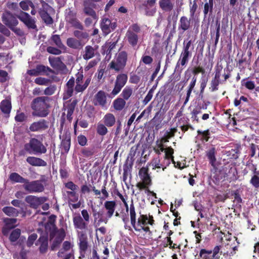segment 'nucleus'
Segmentation results:
<instances>
[{
  "instance_id": "f257e3e1",
  "label": "nucleus",
  "mask_w": 259,
  "mask_h": 259,
  "mask_svg": "<svg viewBox=\"0 0 259 259\" xmlns=\"http://www.w3.org/2000/svg\"><path fill=\"white\" fill-rule=\"evenodd\" d=\"M50 100V99L46 96L38 97L34 99L31 103V108L33 110L32 115L41 117H46L49 114Z\"/></svg>"
},
{
  "instance_id": "f03ea898",
  "label": "nucleus",
  "mask_w": 259,
  "mask_h": 259,
  "mask_svg": "<svg viewBox=\"0 0 259 259\" xmlns=\"http://www.w3.org/2000/svg\"><path fill=\"white\" fill-rule=\"evenodd\" d=\"M191 40H189L187 43H185V41H184L183 50L176 64L175 71L181 72L183 69L182 67L185 66L188 62L189 59L192 55L191 50L193 49V47H191Z\"/></svg>"
},
{
  "instance_id": "7ed1b4c3",
  "label": "nucleus",
  "mask_w": 259,
  "mask_h": 259,
  "mask_svg": "<svg viewBox=\"0 0 259 259\" xmlns=\"http://www.w3.org/2000/svg\"><path fill=\"white\" fill-rule=\"evenodd\" d=\"M24 149L29 154H42L47 152V148L42 143L36 138H31L24 145Z\"/></svg>"
},
{
  "instance_id": "20e7f679",
  "label": "nucleus",
  "mask_w": 259,
  "mask_h": 259,
  "mask_svg": "<svg viewBox=\"0 0 259 259\" xmlns=\"http://www.w3.org/2000/svg\"><path fill=\"white\" fill-rule=\"evenodd\" d=\"M44 178L45 176H42L41 179L32 181L26 179L25 184L23 185V187L26 191L29 193L42 192L45 190V185L43 182H46Z\"/></svg>"
},
{
  "instance_id": "39448f33",
  "label": "nucleus",
  "mask_w": 259,
  "mask_h": 259,
  "mask_svg": "<svg viewBox=\"0 0 259 259\" xmlns=\"http://www.w3.org/2000/svg\"><path fill=\"white\" fill-rule=\"evenodd\" d=\"M127 60V54L124 51L119 52L116 57L110 63L109 66L110 69L116 72H119L124 69Z\"/></svg>"
},
{
  "instance_id": "423d86ee",
  "label": "nucleus",
  "mask_w": 259,
  "mask_h": 259,
  "mask_svg": "<svg viewBox=\"0 0 259 259\" xmlns=\"http://www.w3.org/2000/svg\"><path fill=\"white\" fill-rule=\"evenodd\" d=\"M76 79L75 83H76L74 91L75 94L79 93H82L84 92L89 86L91 81V77H89L87 78L84 82H83V72H78L75 75Z\"/></svg>"
},
{
  "instance_id": "0eeeda50",
  "label": "nucleus",
  "mask_w": 259,
  "mask_h": 259,
  "mask_svg": "<svg viewBox=\"0 0 259 259\" xmlns=\"http://www.w3.org/2000/svg\"><path fill=\"white\" fill-rule=\"evenodd\" d=\"M17 17L25 24L28 29H32L35 31L38 30L35 19L30 16L28 13L20 10V13L17 15Z\"/></svg>"
},
{
  "instance_id": "6e6552de",
  "label": "nucleus",
  "mask_w": 259,
  "mask_h": 259,
  "mask_svg": "<svg viewBox=\"0 0 259 259\" xmlns=\"http://www.w3.org/2000/svg\"><path fill=\"white\" fill-rule=\"evenodd\" d=\"M127 78L128 77L126 74L121 73L117 75L114 89L111 93V95L115 96L120 92L122 88L125 85Z\"/></svg>"
},
{
  "instance_id": "1a4fd4ad",
  "label": "nucleus",
  "mask_w": 259,
  "mask_h": 259,
  "mask_svg": "<svg viewBox=\"0 0 259 259\" xmlns=\"http://www.w3.org/2000/svg\"><path fill=\"white\" fill-rule=\"evenodd\" d=\"M17 18V16L15 17L10 11H6L2 14V21L6 26L10 28L12 26H16L18 24L19 22Z\"/></svg>"
},
{
  "instance_id": "9d476101",
  "label": "nucleus",
  "mask_w": 259,
  "mask_h": 259,
  "mask_svg": "<svg viewBox=\"0 0 259 259\" xmlns=\"http://www.w3.org/2000/svg\"><path fill=\"white\" fill-rule=\"evenodd\" d=\"M116 27V22H112L109 19L106 17H103L102 18L100 23V27L103 33L105 35L108 34L111 31H113Z\"/></svg>"
},
{
  "instance_id": "9b49d317",
  "label": "nucleus",
  "mask_w": 259,
  "mask_h": 259,
  "mask_svg": "<svg viewBox=\"0 0 259 259\" xmlns=\"http://www.w3.org/2000/svg\"><path fill=\"white\" fill-rule=\"evenodd\" d=\"M48 198L46 197H37L33 195H29L25 197V201L29 204L30 207L34 209L37 208L39 205L47 201Z\"/></svg>"
},
{
  "instance_id": "f8f14e48",
  "label": "nucleus",
  "mask_w": 259,
  "mask_h": 259,
  "mask_svg": "<svg viewBox=\"0 0 259 259\" xmlns=\"http://www.w3.org/2000/svg\"><path fill=\"white\" fill-rule=\"evenodd\" d=\"M66 20L75 28L81 30L83 29V26L76 18V13L70 9H69L67 13Z\"/></svg>"
},
{
  "instance_id": "ddd939ff",
  "label": "nucleus",
  "mask_w": 259,
  "mask_h": 259,
  "mask_svg": "<svg viewBox=\"0 0 259 259\" xmlns=\"http://www.w3.org/2000/svg\"><path fill=\"white\" fill-rule=\"evenodd\" d=\"M75 78L72 76L67 82L65 87L64 93L63 95V99L64 100L68 99L73 96L75 88Z\"/></svg>"
},
{
  "instance_id": "4468645a",
  "label": "nucleus",
  "mask_w": 259,
  "mask_h": 259,
  "mask_svg": "<svg viewBox=\"0 0 259 259\" xmlns=\"http://www.w3.org/2000/svg\"><path fill=\"white\" fill-rule=\"evenodd\" d=\"M48 122L45 119H41L38 121L34 122L29 127L31 132H40L46 130L48 128Z\"/></svg>"
},
{
  "instance_id": "2eb2a0df",
  "label": "nucleus",
  "mask_w": 259,
  "mask_h": 259,
  "mask_svg": "<svg viewBox=\"0 0 259 259\" xmlns=\"http://www.w3.org/2000/svg\"><path fill=\"white\" fill-rule=\"evenodd\" d=\"M97 46L92 47L88 45L84 48V50L82 52V58L85 60H89L95 56L98 53Z\"/></svg>"
},
{
  "instance_id": "dca6fc26",
  "label": "nucleus",
  "mask_w": 259,
  "mask_h": 259,
  "mask_svg": "<svg viewBox=\"0 0 259 259\" xmlns=\"http://www.w3.org/2000/svg\"><path fill=\"white\" fill-rule=\"evenodd\" d=\"M95 105L104 107L107 103V95L103 91H99L95 96L94 100Z\"/></svg>"
},
{
  "instance_id": "f3484780",
  "label": "nucleus",
  "mask_w": 259,
  "mask_h": 259,
  "mask_svg": "<svg viewBox=\"0 0 259 259\" xmlns=\"http://www.w3.org/2000/svg\"><path fill=\"white\" fill-rule=\"evenodd\" d=\"M67 46L75 50H80L83 47L84 43L81 40H79L74 37L68 38L66 40Z\"/></svg>"
},
{
  "instance_id": "a211bd4d",
  "label": "nucleus",
  "mask_w": 259,
  "mask_h": 259,
  "mask_svg": "<svg viewBox=\"0 0 259 259\" xmlns=\"http://www.w3.org/2000/svg\"><path fill=\"white\" fill-rule=\"evenodd\" d=\"M73 223L74 227L80 230H85L88 227V224L85 222L79 214L74 215L73 218Z\"/></svg>"
},
{
  "instance_id": "6ab92c4d",
  "label": "nucleus",
  "mask_w": 259,
  "mask_h": 259,
  "mask_svg": "<svg viewBox=\"0 0 259 259\" xmlns=\"http://www.w3.org/2000/svg\"><path fill=\"white\" fill-rule=\"evenodd\" d=\"M148 167H143L139 170V175L142 182L148 185H151V179L148 174Z\"/></svg>"
},
{
  "instance_id": "aec40b11",
  "label": "nucleus",
  "mask_w": 259,
  "mask_h": 259,
  "mask_svg": "<svg viewBox=\"0 0 259 259\" xmlns=\"http://www.w3.org/2000/svg\"><path fill=\"white\" fill-rule=\"evenodd\" d=\"M91 3L89 1L83 2V12L87 15L91 16L94 20L97 21L98 19V15L96 12L90 7Z\"/></svg>"
},
{
  "instance_id": "412c9836",
  "label": "nucleus",
  "mask_w": 259,
  "mask_h": 259,
  "mask_svg": "<svg viewBox=\"0 0 259 259\" xmlns=\"http://www.w3.org/2000/svg\"><path fill=\"white\" fill-rule=\"evenodd\" d=\"M26 162L34 166H46L47 162L43 159L34 156H29L26 158Z\"/></svg>"
},
{
  "instance_id": "4be33fe9",
  "label": "nucleus",
  "mask_w": 259,
  "mask_h": 259,
  "mask_svg": "<svg viewBox=\"0 0 259 259\" xmlns=\"http://www.w3.org/2000/svg\"><path fill=\"white\" fill-rule=\"evenodd\" d=\"M11 108V102L9 100L5 99L1 102L0 109L6 117H9Z\"/></svg>"
},
{
  "instance_id": "5701e85b",
  "label": "nucleus",
  "mask_w": 259,
  "mask_h": 259,
  "mask_svg": "<svg viewBox=\"0 0 259 259\" xmlns=\"http://www.w3.org/2000/svg\"><path fill=\"white\" fill-rule=\"evenodd\" d=\"M160 8L165 12H170L173 10L175 6V0H160Z\"/></svg>"
},
{
  "instance_id": "b1692460",
  "label": "nucleus",
  "mask_w": 259,
  "mask_h": 259,
  "mask_svg": "<svg viewBox=\"0 0 259 259\" xmlns=\"http://www.w3.org/2000/svg\"><path fill=\"white\" fill-rule=\"evenodd\" d=\"M36 244L40 245L39 251L40 253H46L48 248V239L47 236H41L37 241Z\"/></svg>"
},
{
  "instance_id": "393cba45",
  "label": "nucleus",
  "mask_w": 259,
  "mask_h": 259,
  "mask_svg": "<svg viewBox=\"0 0 259 259\" xmlns=\"http://www.w3.org/2000/svg\"><path fill=\"white\" fill-rule=\"evenodd\" d=\"M191 27V19L186 16H182L180 19L179 30H182L184 32L188 30Z\"/></svg>"
},
{
  "instance_id": "a878e982",
  "label": "nucleus",
  "mask_w": 259,
  "mask_h": 259,
  "mask_svg": "<svg viewBox=\"0 0 259 259\" xmlns=\"http://www.w3.org/2000/svg\"><path fill=\"white\" fill-rule=\"evenodd\" d=\"M216 153L217 151L215 147H211L206 151V156L207 157L208 159L209 160V163L213 167H215L216 166Z\"/></svg>"
},
{
  "instance_id": "bb28decb",
  "label": "nucleus",
  "mask_w": 259,
  "mask_h": 259,
  "mask_svg": "<svg viewBox=\"0 0 259 259\" xmlns=\"http://www.w3.org/2000/svg\"><path fill=\"white\" fill-rule=\"evenodd\" d=\"M116 204L114 201H106L104 203V207L107 210L106 215L108 219L111 218L113 215Z\"/></svg>"
},
{
  "instance_id": "cd10ccee",
  "label": "nucleus",
  "mask_w": 259,
  "mask_h": 259,
  "mask_svg": "<svg viewBox=\"0 0 259 259\" xmlns=\"http://www.w3.org/2000/svg\"><path fill=\"white\" fill-rule=\"evenodd\" d=\"M126 37L128 43L132 46H136L139 40V37L137 34L135 33V32L131 31V29H128L126 33Z\"/></svg>"
},
{
  "instance_id": "c85d7f7f",
  "label": "nucleus",
  "mask_w": 259,
  "mask_h": 259,
  "mask_svg": "<svg viewBox=\"0 0 259 259\" xmlns=\"http://www.w3.org/2000/svg\"><path fill=\"white\" fill-rule=\"evenodd\" d=\"M50 44L52 45H55L59 49L65 50L66 47L62 43L59 35H52L50 38Z\"/></svg>"
},
{
  "instance_id": "c756f323",
  "label": "nucleus",
  "mask_w": 259,
  "mask_h": 259,
  "mask_svg": "<svg viewBox=\"0 0 259 259\" xmlns=\"http://www.w3.org/2000/svg\"><path fill=\"white\" fill-rule=\"evenodd\" d=\"M104 124L108 127L113 126L116 122L114 115L112 113H107L103 117Z\"/></svg>"
},
{
  "instance_id": "7c9ffc66",
  "label": "nucleus",
  "mask_w": 259,
  "mask_h": 259,
  "mask_svg": "<svg viewBox=\"0 0 259 259\" xmlns=\"http://www.w3.org/2000/svg\"><path fill=\"white\" fill-rule=\"evenodd\" d=\"M38 13L41 18L42 21L46 25H52L53 23V19L48 14V12H45L41 10H38Z\"/></svg>"
},
{
  "instance_id": "2f4dec72",
  "label": "nucleus",
  "mask_w": 259,
  "mask_h": 259,
  "mask_svg": "<svg viewBox=\"0 0 259 259\" xmlns=\"http://www.w3.org/2000/svg\"><path fill=\"white\" fill-rule=\"evenodd\" d=\"M156 0H147L144 2L143 6L145 7V11L146 15L152 16L155 13V11H150L149 9L153 7L155 3Z\"/></svg>"
},
{
  "instance_id": "473e14b6",
  "label": "nucleus",
  "mask_w": 259,
  "mask_h": 259,
  "mask_svg": "<svg viewBox=\"0 0 259 259\" xmlns=\"http://www.w3.org/2000/svg\"><path fill=\"white\" fill-rule=\"evenodd\" d=\"M130 218H131V224L134 229L136 231H140L141 229H138L136 227V212H135V206L133 203V202H132L131 204L130 205Z\"/></svg>"
},
{
  "instance_id": "72a5a7b5",
  "label": "nucleus",
  "mask_w": 259,
  "mask_h": 259,
  "mask_svg": "<svg viewBox=\"0 0 259 259\" xmlns=\"http://www.w3.org/2000/svg\"><path fill=\"white\" fill-rule=\"evenodd\" d=\"M77 104V100H74L70 103L68 104L66 106L67 109V118L69 121H71L72 119V115L74 111L75 107Z\"/></svg>"
},
{
  "instance_id": "f704fd0d",
  "label": "nucleus",
  "mask_w": 259,
  "mask_h": 259,
  "mask_svg": "<svg viewBox=\"0 0 259 259\" xmlns=\"http://www.w3.org/2000/svg\"><path fill=\"white\" fill-rule=\"evenodd\" d=\"M125 104V100L121 98H117L113 102V107L117 111L122 110L124 108Z\"/></svg>"
},
{
  "instance_id": "c9c22d12",
  "label": "nucleus",
  "mask_w": 259,
  "mask_h": 259,
  "mask_svg": "<svg viewBox=\"0 0 259 259\" xmlns=\"http://www.w3.org/2000/svg\"><path fill=\"white\" fill-rule=\"evenodd\" d=\"M71 138L70 136L65 135L63 136V139L61 142V146L62 149L64 150L65 152H68L70 147Z\"/></svg>"
},
{
  "instance_id": "e433bc0d",
  "label": "nucleus",
  "mask_w": 259,
  "mask_h": 259,
  "mask_svg": "<svg viewBox=\"0 0 259 259\" xmlns=\"http://www.w3.org/2000/svg\"><path fill=\"white\" fill-rule=\"evenodd\" d=\"M9 179L15 183H20L25 184L26 179L21 177L20 175L16 172H12L9 176Z\"/></svg>"
},
{
  "instance_id": "4c0bfd02",
  "label": "nucleus",
  "mask_w": 259,
  "mask_h": 259,
  "mask_svg": "<svg viewBox=\"0 0 259 259\" xmlns=\"http://www.w3.org/2000/svg\"><path fill=\"white\" fill-rule=\"evenodd\" d=\"M117 41L109 42L106 44L103 47L102 54H106L107 55H110L112 51L115 48Z\"/></svg>"
},
{
  "instance_id": "58836bf2",
  "label": "nucleus",
  "mask_w": 259,
  "mask_h": 259,
  "mask_svg": "<svg viewBox=\"0 0 259 259\" xmlns=\"http://www.w3.org/2000/svg\"><path fill=\"white\" fill-rule=\"evenodd\" d=\"M80 153L81 156L83 157H91L95 154V149L94 148L84 147L80 149Z\"/></svg>"
},
{
  "instance_id": "ea45409f",
  "label": "nucleus",
  "mask_w": 259,
  "mask_h": 259,
  "mask_svg": "<svg viewBox=\"0 0 259 259\" xmlns=\"http://www.w3.org/2000/svg\"><path fill=\"white\" fill-rule=\"evenodd\" d=\"M2 210L6 215L9 217H17L19 213L17 209L11 206H5Z\"/></svg>"
},
{
  "instance_id": "a19ab883",
  "label": "nucleus",
  "mask_w": 259,
  "mask_h": 259,
  "mask_svg": "<svg viewBox=\"0 0 259 259\" xmlns=\"http://www.w3.org/2000/svg\"><path fill=\"white\" fill-rule=\"evenodd\" d=\"M199 257L198 259H213L212 256V250H207L205 249H201Z\"/></svg>"
},
{
  "instance_id": "79ce46f5",
  "label": "nucleus",
  "mask_w": 259,
  "mask_h": 259,
  "mask_svg": "<svg viewBox=\"0 0 259 259\" xmlns=\"http://www.w3.org/2000/svg\"><path fill=\"white\" fill-rule=\"evenodd\" d=\"M133 89L131 87H125L121 94V98L125 100H127L133 94Z\"/></svg>"
},
{
  "instance_id": "37998d69",
  "label": "nucleus",
  "mask_w": 259,
  "mask_h": 259,
  "mask_svg": "<svg viewBox=\"0 0 259 259\" xmlns=\"http://www.w3.org/2000/svg\"><path fill=\"white\" fill-rule=\"evenodd\" d=\"M49 61L51 66L54 68H58L60 65L64 66V64L62 63L60 58L59 57L55 58L50 57L49 58Z\"/></svg>"
},
{
  "instance_id": "c03bdc74",
  "label": "nucleus",
  "mask_w": 259,
  "mask_h": 259,
  "mask_svg": "<svg viewBox=\"0 0 259 259\" xmlns=\"http://www.w3.org/2000/svg\"><path fill=\"white\" fill-rule=\"evenodd\" d=\"M52 81L50 79L42 77H37L34 80V82L40 85H48L50 83H51Z\"/></svg>"
},
{
  "instance_id": "a18cd8bd",
  "label": "nucleus",
  "mask_w": 259,
  "mask_h": 259,
  "mask_svg": "<svg viewBox=\"0 0 259 259\" xmlns=\"http://www.w3.org/2000/svg\"><path fill=\"white\" fill-rule=\"evenodd\" d=\"M63 239L64 237L61 236H57L53 240V243L51 246V250H55L58 248Z\"/></svg>"
},
{
  "instance_id": "49530a36",
  "label": "nucleus",
  "mask_w": 259,
  "mask_h": 259,
  "mask_svg": "<svg viewBox=\"0 0 259 259\" xmlns=\"http://www.w3.org/2000/svg\"><path fill=\"white\" fill-rule=\"evenodd\" d=\"M201 109H202L198 105H197L193 109L191 113L192 115L191 118L194 120H196L197 122H199V120L197 115L201 113Z\"/></svg>"
},
{
  "instance_id": "de8ad7c7",
  "label": "nucleus",
  "mask_w": 259,
  "mask_h": 259,
  "mask_svg": "<svg viewBox=\"0 0 259 259\" xmlns=\"http://www.w3.org/2000/svg\"><path fill=\"white\" fill-rule=\"evenodd\" d=\"M21 230L19 229L14 230L10 234L9 239L11 242H15L20 237Z\"/></svg>"
},
{
  "instance_id": "09e8293b",
  "label": "nucleus",
  "mask_w": 259,
  "mask_h": 259,
  "mask_svg": "<svg viewBox=\"0 0 259 259\" xmlns=\"http://www.w3.org/2000/svg\"><path fill=\"white\" fill-rule=\"evenodd\" d=\"M213 3V2H206L204 6L203 13L204 16L206 17L208 12L210 14L212 12Z\"/></svg>"
},
{
  "instance_id": "8fccbe9b",
  "label": "nucleus",
  "mask_w": 259,
  "mask_h": 259,
  "mask_svg": "<svg viewBox=\"0 0 259 259\" xmlns=\"http://www.w3.org/2000/svg\"><path fill=\"white\" fill-rule=\"evenodd\" d=\"M73 35L79 40L87 39L89 37V34L87 32L79 30H75L73 32Z\"/></svg>"
},
{
  "instance_id": "3c124183",
  "label": "nucleus",
  "mask_w": 259,
  "mask_h": 259,
  "mask_svg": "<svg viewBox=\"0 0 259 259\" xmlns=\"http://www.w3.org/2000/svg\"><path fill=\"white\" fill-rule=\"evenodd\" d=\"M104 124L99 123L97 127V132L100 136H105L108 132V129Z\"/></svg>"
},
{
  "instance_id": "603ef678",
  "label": "nucleus",
  "mask_w": 259,
  "mask_h": 259,
  "mask_svg": "<svg viewBox=\"0 0 259 259\" xmlns=\"http://www.w3.org/2000/svg\"><path fill=\"white\" fill-rule=\"evenodd\" d=\"M19 6L23 10L27 11L30 7H33V4L31 1L26 0L21 2L19 3Z\"/></svg>"
},
{
  "instance_id": "864d4df0",
  "label": "nucleus",
  "mask_w": 259,
  "mask_h": 259,
  "mask_svg": "<svg viewBox=\"0 0 259 259\" xmlns=\"http://www.w3.org/2000/svg\"><path fill=\"white\" fill-rule=\"evenodd\" d=\"M47 51L51 54L59 55L62 53V51L61 49L57 48H55L52 46H49L47 48Z\"/></svg>"
},
{
  "instance_id": "5fc2aeb1",
  "label": "nucleus",
  "mask_w": 259,
  "mask_h": 259,
  "mask_svg": "<svg viewBox=\"0 0 259 259\" xmlns=\"http://www.w3.org/2000/svg\"><path fill=\"white\" fill-rule=\"evenodd\" d=\"M215 30H216V32H215V41H214V46H217V45L218 43L220 35V22L218 20H216V21H215Z\"/></svg>"
},
{
  "instance_id": "6e6d98bb",
  "label": "nucleus",
  "mask_w": 259,
  "mask_h": 259,
  "mask_svg": "<svg viewBox=\"0 0 259 259\" xmlns=\"http://www.w3.org/2000/svg\"><path fill=\"white\" fill-rule=\"evenodd\" d=\"M17 219L14 218H5L4 220L5 225L13 228L15 227V224L17 222Z\"/></svg>"
},
{
  "instance_id": "4d7b16f0",
  "label": "nucleus",
  "mask_w": 259,
  "mask_h": 259,
  "mask_svg": "<svg viewBox=\"0 0 259 259\" xmlns=\"http://www.w3.org/2000/svg\"><path fill=\"white\" fill-rule=\"evenodd\" d=\"M232 195L234 197V202H236L237 204L241 206L240 204L242 202V199L239 194L238 190H236L233 192Z\"/></svg>"
},
{
  "instance_id": "13d9d810",
  "label": "nucleus",
  "mask_w": 259,
  "mask_h": 259,
  "mask_svg": "<svg viewBox=\"0 0 259 259\" xmlns=\"http://www.w3.org/2000/svg\"><path fill=\"white\" fill-rule=\"evenodd\" d=\"M37 238V235L35 233H33V234H32L31 235H30L28 237V238L27 241V243H26L27 246L29 247H31L33 245L34 242L36 240Z\"/></svg>"
},
{
  "instance_id": "bf43d9fd",
  "label": "nucleus",
  "mask_w": 259,
  "mask_h": 259,
  "mask_svg": "<svg viewBox=\"0 0 259 259\" xmlns=\"http://www.w3.org/2000/svg\"><path fill=\"white\" fill-rule=\"evenodd\" d=\"M9 79L8 73L6 71L0 69V82H5Z\"/></svg>"
},
{
  "instance_id": "052dcab7",
  "label": "nucleus",
  "mask_w": 259,
  "mask_h": 259,
  "mask_svg": "<svg viewBox=\"0 0 259 259\" xmlns=\"http://www.w3.org/2000/svg\"><path fill=\"white\" fill-rule=\"evenodd\" d=\"M56 90V86L55 85H50L47 87L44 91V94L47 96L53 95Z\"/></svg>"
},
{
  "instance_id": "680f3d73",
  "label": "nucleus",
  "mask_w": 259,
  "mask_h": 259,
  "mask_svg": "<svg viewBox=\"0 0 259 259\" xmlns=\"http://www.w3.org/2000/svg\"><path fill=\"white\" fill-rule=\"evenodd\" d=\"M0 32L3 33L6 36H10L11 35L10 31L7 28L6 25L4 24H3L0 22Z\"/></svg>"
},
{
  "instance_id": "e2e57ef3",
  "label": "nucleus",
  "mask_w": 259,
  "mask_h": 259,
  "mask_svg": "<svg viewBox=\"0 0 259 259\" xmlns=\"http://www.w3.org/2000/svg\"><path fill=\"white\" fill-rule=\"evenodd\" d=\"M78 238L79 242L88 241V237L87 234L82 231L78 232Z\"/></svg>"
},
{
  "instance_id": "0e129e2a",
  "label": "nucleus",
  "mask_w": 259,
  "mask_h": 259,
  "mask_svg": "<svg viewBox=\"0 0 259 259\" xmlns=\"http://www.w3.org/2000/svg\"><path fill=\"white\" fill-rule=\"evenodd\" d=\"M220 83V81L212 79L210 82V90L211 92H214L218 90V86Z\"/></svg>"
},
{
  "instance_id": "69168bd1",
  "label": "nucleus",
  "mask_w": 259,
  "mask_h": 259,
  "mask_svg": "<svg viewBox=\"0 0 259 259\" xmlns=\"http://www.w3.org/2000/svg\"><path fill=\"white\" fill-rule=\"evenodd\" d=\"M7 7L11 10L20 12L19 5L17 3H8L7 4Z\"/></svg>"
},
{
  "instance_id": "338daca9",
  "label": "nucleus",
  "mask_w": 259,
  "mask_h": 259,
  "mask_svg": "<svg viewBox=\"0 0 259 259\" xmlns=\"http://www.w3.org/2000/svg\"><path fill=\"white\" fill-rule=\"evenodd\" d=\"M220 246H216L212 251V256L213 259H220V256L218 253L220 252Z\"/></svg>"
},
{
  "instance_id": "774afa93",
  "label": "nucleus",
  "mask_w": 259,
  "mask_h": 259,
  "mask_svg": "<svg viewBox=\"0 0 259 259\" xmlns=\"http://www.w3.org/2000/svg\"><path fill=\"white\" fill-rule=\"evenodd\" d=\"M250 183L255 188L259 187V177L256 175L253 176L250 180Z\"/></svg>"
}]
</instances>
